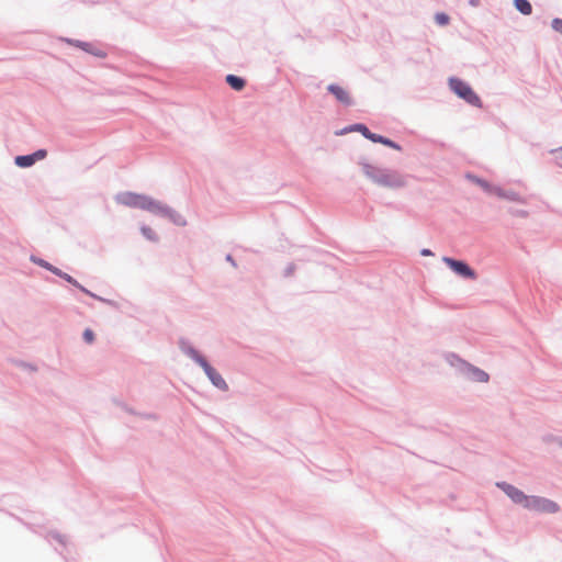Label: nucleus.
<instances>
[{
  "mask_svg": "<svg viewBox=\"0 0 562 562\" xmlns=\"http://www.w3.org/2000/svg\"><path fill=\"white\" fill-rule=\"evenodd\" d=\"M47 537L56 540L61 546H66V537L58 531H49Z\"/></svg>",
  "mask_w": 562,
  "mask_h": 562,
  "instance_id": "5701e85b",
  "label": "nucleus"
},
{
  "mask_svg": "<svg viewBox=\"0 0 562 562\" xmlns=\"http://www.w3.org/2000/svg\"><path fill=\"white\" fill-rule=\"evenodd\" d=\"M16 366H19L22 369L29 370L31 372H34L37 370L36 366L25 362V361H15Z\"/></svg>",
  "mask_w": 562,
  "mask_h": 562,
  "instance_id": "cd10ccee",
  "label": "nucleus"
},
{
  "mask_svg": "<svg viewBox=\"0 0 562 562\" xmlns=\"http://www.w3.org/2000/svg\"><path fill=\"white\" fill-rule=\"evenodd\" d=\"M63 41L69 45L78 47V48L82 49L83 52H86L92 56L99 57V58H105L108 55L106 52H104L101 48L95 47L93 44H91L89 42H83L80 40H74V38H68V37L63 38Z\"/></svg>",
  "mask_w": 562,
  "mask_h": 562,
  "instance_id": "9d476101",
  "label": "nucleus"
},
{
  "mask_svg": "<svg viewBox=\"0 0 562 562\" xmlns=\"http://www.w3.org/2000/svg\"><path fill=\"white\" fill-rule=\"evenodd\" d=\"M358 165L361 166V170H362L363 175L371 182H373L374 184L380 187V179L383 178V175H384L386 168L374 166V165L368 162V160L364 157L359 158Z\"/></svg>",
  "mask_w": 562,
  "mask_h": 562,
  "instance_id": "6e6552de",
  "label": "nucleus"
},
{
  "mask_svg": "<svg viewBox=\"0 0 562 562\" xmlns=\"http://www.w3.org/2000/svg\"><path fill=\"white\" fill-rule=\"evenodd\" d=\"M327 92L333 94L335 99L345 106H352L355 104L353 99L349 92L337 83H330L326 88Z\"/></svg>",
  "mask_w": 562,
  "mask_h": 562,
  "instance_id": "9b49d317",
  "label": "nucleus"
},
{
  "mask_svg": "<svg viewBox=\"0 0 562 562\" xmlns=\"http://www.w3.org/2000/svg\"><path fill=\"white\" fill-rule=\"evenodd\" d=\"M450 90L468 104L481 109L483 106L481 98L472 89L470 83L458 77H450L448 79Z\"/></svg>",
  "mask_w": 562,
  "mask_h": 562,
  "instance_id": "20e7f679",
  "label": "nucleus"
},
{
  "mask_svg": "<svg viewBox=\"0 0 562 562\" xmlns=\"http://www.w3.org/2000/svg\"><path fill=\"white\" fill-rule=\"evenodd\" d=\"M88 295H89L90 297L94 299V300H98V301H100V302H102V303H104V304H106V305L111 306V307H114V308H116V307H117V302H115V301H113V300L104 299V297H102V296H100V295H98V294H95V293H93V292H91V294H88Z\"/></svg>",
  "mask_w": 562,
  "mask_h": 562,
  "instance_id": "4be33fe9",
  "label": "nucleus"
},
{
  "mask_svg": "<svg viewBox=\"0 0 562 562\" xmlns=\"http://www.w3.org/2000/svg\"><path fill=\"white\" fill-rule=\"evenodd\" d=\"M406 186V177L400 171L386 168L383 178L380 179V187L400 189Z\"/></svg>",
  "mask_w": 562,
  "mask_h": 562,
  "instance_id": "0eeeda50",
  "label": "nucleus"
},
{
  "mask_svg": "<svg viewBox=\"0 0 562 562\" xmlns=\"http://www.w3.org/2000/svg\"><path fill=\"white\" fill-rule=\"evenodd\" d=\"M225 82L235 91H241L246 87V79L237 75L228 74Z\"/></svg>",
  "mask_w": 562,
  "mask_h": 562,
  "instance_id": "ddd939ff",
  "label": "nucleus"
},
{
  "mask_svg": "<svg viewBox=\"0 0 562 562\" xmlns=\"http://www.w3.org/2000/svg\"><path fill=\"white\" fill-rule=\"evenodd\" d=\"M55 276L59 277L60 279L65 280L66 282H68L69 284H71L72 286L77 288L79 291H81L82 293L85 294H91V291L88 290L87 288H85L82 284H80L74 277H71L70 274L64 272L63 270H60L59 268H56L54 270V273Z\"/></svg>",
  "mask_w": 562,
  "mask_h": 562,
  "instance_id": "f8f14e48",
  "label": "nucleus"
},
{
  "mask_svg": "<svg viewBox=\"0 0 562 562\" xmlns=\"http://www.w3.org/2000/svg\"><path fill=\"white\" fill-rule=\"evenodd\" d=\"M356 125H358V123H353L351 125H348V126L344 127L342 130H340L339 132H336V135H346V134H348L350 132L358 133L359 130L355 128V127H357Z\"/></svg>",
  "mask_w": 562,
  "mask_h": 562,
  "instance_id": "bb28decb",
  "label": "nucleus"
},
{
  "mask_svg": "<svg viewBox=\"0 0 562 562\" xmlns=\"http://www.w3.org/2000/svg\"><path fill=\"white\" fill-rule=\"evenodd\" d=\"M445 359L451 367L456 368L462 376L470 381L485 383L490 380L487 372L469 363L454 352H447Z\"/></svg>",
  "mask_w": 562,
  "mask_h": 562,
  "instance_id": "7ed1b4c3",
  "label": "nucleus"
},
{
  "mask_svg": "<svg viewBox=\"0 0 562 562\" xmlns=\"http://www.w3.org/2000/svg\"><path fill=\"white\" fill-rule=\"evenodd\" d=\"M481 3V0H469V4L471 7H479Z\"/></svg>",
  "mask_w": 562,
  "mask_h": 562,
  "instance_id": "c9c22d12",
  "label": "nucleus"
},
{
  "mask_svg": "<svg viewBox=\"0 0 562 562\" xmlns=\"http://www.w3.org/2000/svg\"><path fill=\"white\" fill-rule=\"evenodd\" d=\"M442 261L450 268L457 276L465 280L476 279L475 270L464 260L456 259L452 257H442Z\"/></svg>",
  "mask_w": 562,
  "mask_h": 562,
  "instance_id": "423d86ee",
  "label": "nucleus"
},
{
  "mask_svg": "<svg viewBox=\"0 0 562 562\" xmlns=\"http://www.w3.org/2000/svg\"><path fill=\"white\" fill-rule=\"evenodd\" d=\"M30 260H31L34 265H36V266H38V267H41V268H44L45 270H47V271H49V272H52V273H54V270L57 268V267L53 266L52 263H49L48 261H46V260H44L43 258H40V257H37V256H35V255H32V256L30 257Z\"/></svg>",
  "mask_w": 562,
  "mask_h": 562,
  "instance_id": "aec40b11",
  "label": "nucleus"
},
{
  "mask_svg": "<svg viewBox=\"0 0 562 562\" xmlns=\"http://www.w3.org/2000/svg\"><path fill=\"white\" fill-rule=\"evenodd\" d=\"M138 415L145 419H156L157 418V416L153 413H144V414H138Z\"/></svg>",
  "mask_w": 562,
  "mask_h": 562,
  "instance_id": "473e14b6",
  "label": "nucleus"
},
{
  "mask_svg": "<svg viewBox=\"0 0 562 562\" xmlns=\"http://www.w3.org/2000/svg\"><path fill=\"white\" fill-rule=\"evenodd\" d=\"M14 164L20 168H30L35 165L31 154L15 156Z\"/></svg>",
  "mask_w": 562,
  "mask_h": 562,
  "instance_id": "a211bd4d",
  "label": "nucleus"
},
{
  "mask_svg": "<svg viewBox=\"0 0 562 562\" xmlns=\"http://www.w3.org/2000/svg\"><path fill=\"white\" fill-rule=\"evenodd\" d=\"M123 408H124L127 413L133 414V415H136V412H135L134 409H132V408H130V407H127V406H125V405L123 406Z\"/></svg>",
  "mask_w": 562,
  "mask_h": 562,
  "instance_id": "e433bc0d",
  "label": "nucleus"
},
{
  "mask_svg": "<svg viewBox=\"0 0 562 562\" xmlns=\"http://www.w3.org/2000/svg\"><path fill=\"white\" fill-rule=\"evenodd\" d=\"M356 126H357L356 128L359 130V133L364 138L371 140L372 143L379 144L380 140L382 139V135L371 132L364 123H358V125H356Z\"/></svg>",
  "mask_w": 562,
  "mask_h": 562,
  "instance_id": "2eb2a0df",
  "label": "nucleus"
},
{
  "mask_svg": "<svg viewBox=\"0 0 562 562\" xmlns=\"http://www.w3.org/2000/svg\"><path fill=\"white\" fill-rule=\"evenodd\" d=\"M527 214H528L527 211H524V210H520V211L517 212V215L521 216V217L527 216Z\"/></svg>",
  "mask_w": 562,
  "mask_h": 562,
  "instance_id": "4c0bfd02",
  "label": "nucleus"
},
{
  "mask_svg": "<svg viewBox=\"0 0 562 562\" xmlns=\"http://www.w3.org/2000/svg\"><path fill=\"white\" fill-rule=\"evenodd\" d=\"M139 231L142 233V235L144 236V238H146L147 240H149L151 243L159 241L158 234L148 225H145V224L140 225Z\"/></svg>",
  "mask_w": 562,
  "mask_h": 562,
  "instance_id": "6ab92c4d",
  "label": "nucleus"
},
{
  "mask_svg": "<svg viewBox=\"0 0 562 562\" xmlns=\"http://www.w3.org/2000/svg\"><path fill=\"white\" fill-rule=\"evenodd\" d=\"M552 153L554 154V160L557 166L562 168V146L558 149L552 150Z\"/></svg>",
  "mask_w": 562,
  "mask_h": 562,
  "instance_id": "c756f323",
  "label": "nucleus"
},
{
  "mask_svg": "<svg viewBox=\"0 0 562 562\" xmlns=\"http://www.w3.org/2000/svg\"><path fill=\"white\" fill-rule=\"evenodd\" d=\"M496 196L501 199H505L513 202H522V199L520 194L514 190H504L503 188L498 187L495 189Z\"/></svg>",
  "mask_w": 562,
  "mask_h": 562,
  "instance_id": "4468645a",
  "label": "nucleus"
},
{
  "mask_svg": "<svg viewBox=\"0 0 562 562\" xmlns=\"http://www.w3.org/2000/svg\"><path fill=\"white\" fill-rule=\"evenodd\" d=\"M420 255L424 257L434 256V252L429 248H423Z\"/></svg>",
  "mask_w": 562,
  "mask_h": 562,
  "instance_id": "72a5a7b5",
  "label": "nucleus"
},
{
  "mask_svg": "<svg viewBox=\"0 0 562 562\" xmlns=\"http://www.w3.org/2000/svg\"><path fill=\"white\" fill-rule=\"evenodd\" d=\"M524 508L544 514H555L560 510L557 502L537 495L528 496Z\"/></svg>",
  "mask_w": 562,
  "mask_h": 562,
  "instance_id": "39448f33",
  "label": "nucleus"
},
{
  "mask_svg": "<svg viewBox=\"0 0 562 562\" xmlns=\"http://www.w3.org/2000/svg\"><path fill=\"white\" fill-rule=\"evenodd\" d=\"M379 144H382V145L390 147L392 149H395V150H402V146L398 143H396L393 139H391L386 136H383V135H382V139L380 140Z\"/></svg>",
  "mask_w": 562,
  "mask_h": 562,
  "instance_id": "412c9836",
  "label": "nucleus"
},
{
  "mask_svg": "<svg viewBox=\"0 0 562 562\" xmlns=\"http://www.w3.org/2000/svg\"><path fill=\"white\" fill-rule=\"evenodd\" d=\"M114 200L117 204L131 209L147 211L155 216L167 218L173 225L181 227L187 225V220L183 215H181L175 209L170 207L168 204L158 201L150 195L132 191H123L119 192Z\"/></svg>",
  "mask_w": 562,
  "mask_h": 562,
  "instance_id": "f257e3e1",
  "label": "nucleus"
},
{
  "mask_svg": "<svg viewBox=\"0 0 562 562\" xmlns=\"http://www.w3.org/2000/svg\"><path fill=\"white\" fill-rule=\"evenodd\" d=\"M435 21L437 22V24L443 26V25H447L449 23L450 18L445 12H438L435 15Z\"/></svg>",
  "mask_w": 562,
  "mask_h": 562,
  "instance_id": "b1692460",
  "label": "nucleus"
},
{
  "mask_svg": "<svg viewBox=\"0 0 562 562\" xmlns=\"http://www.w3.org/2000/svg\"><path fill=\"white\" fill-rule=\"evenodd\" d=\"M226 261L231 262L234 267H236V262L232 255H226Z\"/></svg>",
  "mask_w": 562,
  "mask_h": 562,
  "instance_id": "f704fd0d",
  "label": "nucleus"
},
{
  "mask_svg": "<svg viewBox=\"0 0 562 562\" xmlns=\"http://www.w3.org/2000/svg\"><path fill=\"white\" fill-rule=\"evenodd\" d=\"M551 27H552L555 32H558V33L562 34V19H560V18H554V19L552 20V22H551Z\"/></svg>",
  "mask_w": 562,
  "mask_h": 562,
  "instance_id": "c85d7f7f",
  "label": "nucleus"
},
{
  "mask_svg": "<svg viewBox=\"0 0 562 562\" xmlns=\"http://www.w3.org/2000/svg\"><path fill=\"white\" fill-rule=\"evenodd\" d=\"M468 178L471 181H473L474 183L479 184L485 192H487L490 194L495 193V189L497 188V186H494V184L490 183L487 180L480 178L477 176H474V175L469 173Z\"/></svg>",
  "mask_w": 562,
  "mask_h": 562,
  "instance_id": "dca6fc26",
  "label": "nucleus"
},
{
  "mask_svg": "<svg viewBox=\"0 0 562 562\" xmlns=\"http://www.w3.org/2000/svg\"><path fill=\"white\" fill-rule=\"evenodd\" d=\"M31 155H32L33 161L36 162L38 160H42V159L46 158L47 150L44 149V148H40V149L31 153Z\"/></svg>",
  "mask_w": 562,
  "mask_h": 562,
  "instance_id": "393cba45",
  "label": "nucleus"
},
{
  "mask_svg": "<svg viewBox=\"0 0 562 562\" xmlns=\"http://www.w3.org/2000/svg\"><path fill=\"white\" fill-rule=\"evenodd\" d=\"M295 269H296V267H295V265H294V263H289V265L286 266V268L284 269L283 276H284L285 278H288V277L292 276V274L294 273Z\"/></svg>",
  "mask_w": 562,
  "mask_h": 562,
  "instance_id": "7c9ffc66",
  "label": "nucleus"
},
{
  "mask_svg": "<svg viewBox=\"0 0 562 562\" xmlns=\"http://www.w3.org/2000/svg\"><path fill=\"white\" fill-rule=\"evenodd\" d=\"M547 440H552L558 443V446L562 449V437L548 436Z\"/></svg>",
  "mask_w": 562,
  "mask_h": 562,
  "instance_id": "2f4dec72",
  "label": "nucleus"
},
{
  "mask_svg": "<svg viewBox=\"0 0 562 562\" xmlns=\"http://www.w3.org/2000/svg\"><path fill=\"white\" fill-rule=\"evenodd\" d=\"M496 486L502 490L513 503L521 505L522 507L525 506L528 495H526L521 490L505 481L497 482Z\"/></svg>",
  "mask_w": 562,
  "mask_h": 562,
  "instance_id": "1a4fd4ad",
  "label": "nucleus"
},
{
  "mask_svg": "<svg viewBox=\"0 0 562 562\" xmlns=\"http://www.w3.org/2000/svg\"><path fill=\"white\" fill-rule=\"evenodd\" d=\"M178 346L182 353L188 356L203 369L205 375L209 378L213 386L223 392L228 391V384L226 383L225 379L210 364L206 358L190 344L188 339L180 338Z\"/></svg>",
  "mask_w": 562,
  "mask_h": 562,
  "instance_id": "f03ea898",
  "label": "nucleus"
},
{
  "mask_svg": "<svg viewBox=\"0 0 562 562\" xmlns=\"http://www.w3.org/2000/svg\"><path fill=\"white\" fill-rule=\"evenodd\" d=\"M513 4L522 15H530L532 13V5L529 0H514Z\"/></svg>",
  "mask_w": 562,
  "mask_h": 562,
  "instance_id": "f3484780",
  "label": "nucleus"
},
{
  "mask_svg": "<svg viewBox=\"0 0 562 562\" xmlns=\"http://www.w3.org/2000/svg\"><path fill=\"white\" fill-rule=\"evenodd\" d=\"M82 339L87 344H92L95 339V335H94L93 330L91 328H86L82 333Z\"/></svg>",
  "mask_w": 562,
  "mask_h": 562,
  "instance_id": "a878e982",
  "label": "nucleus"
}]
</instances>
